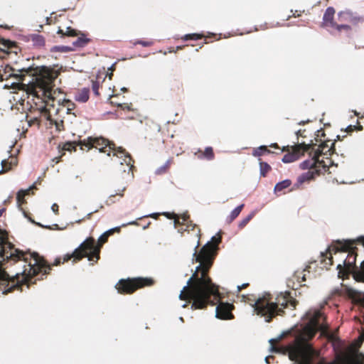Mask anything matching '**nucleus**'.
I'll return each instance as SVG.
<instances>
[{
  "mask_svg": "<svg viewBox=\"0 0 364 364\" xmlns=\"http://www.w3.org/2000/svg\"><path fill=\"white\" fill-rule=\"evenodd\" d=\"M252 306L257 314L264 316L266 322H271L277 316H284V309L291 306L295 309L298 301L291 296L289 291L280 293L277 296L274 301L270 294H265L262 297L254 300Z\"/></svg>",
  "mask_w": 364,
  "mask_h": 364,
  "instance_id": "39448f33",
  "label": "nucleus"
},
{
  "mask_svg": "<svg viewBox=\"0 0 364 364\" xmlns=\"http://www.w3.org/2000/svg\"><path fill=\"white\" fill-rule=\"evenodd\" d=\"M162 215L166 216L168 219H173L176 228L177 227L178 224H180V218L177 214L174 213L164 212L162 213Z\"/></svg>",
  "mask_w": 364,
  "mask_h": 364,
  "instance_id": "72a5a7b5",
  "label": "nucleus"
},
{
  "mask_svg": "<svg viewBox=\"0 0 364 364\" xmlns=\"http://www.w3.org/2000/svg\"><path fill=\"white\" fill-rule=\"evenodd\" d=\"M355 130H358V131H361L363 130V126L360 124V123L358 122H357V125H349L347 128H346V132L348 133H350Z\"/></svg>",
  "mask_w": 364,
  "mask_h": 364,
  "instance_id": "58836bf2",
  "label": "nucleus"
},
{
  "mask_svg": "<svg viewBox=\"0 0 364 364\" xmlns=\"http://www.w3.org/2000/svg\"><path fill=\"white\" fill-rule=\"evenodd\" d=\"M0 50L7 54L14 53L16 55L21 51V48L16 42L0 36Z\"/></svg>",
  "mask_w": 364,
  "mask_h": 364,
  "instance_id": "2eb2a0df",
  "label": "nucleus"
},
{
  "mask_svg": "<svg viewBox=\"0 0 364 364\" xmlns=\"http://www.w3.org/2000/svg\"><path fill=\"white\" fill-rule=\"evenodd\" d=\"M125 191V188H123L119 192L116 193L115 194H112L109 196L107 200H106V204L109 205L114 203H115V198L117 196L119 198H122L124 196V191Z\"/></svg>",
  "mask_w": 364,
  "mask_h": 364,
  "instance_id": "2f4dec72",
  "label": "nucleus"
},
{
  "mask_svg": "<svg viewBox=\"0 0 364 364\" xmlns=\"http://www.w3.org/2000/svg\"><path fill=\"white\" fill-rule=\"evenodd\" d=\"M128 225H139V224L137 223V221L129 222L128 223Z\"/></svg>",
  "mask_w": 364,
  "mask_h": 364,
  "instance_id": "864d4df0",
  "label": "nucleus"
},
{
  "mask_svg": "<svg viewBox=\"0 0 364 364\" xmlns=\"http://www.w3.org/2000/svg\"><path fill=\"white\" fill-rule=\"evenodd\" d=\"M0 28H3L7 30H11L13 28V26H10L8 25H0Z\"/></svg>",
  "mask_w": 364,
  "mask_h": 364,
  "instance_id": "3c124183",
  "label": "nucleus"
},
{
  "mask_svg": "<svg viewBox=\"0 0 364 364\" xmlns=\"http://www.w3.org/2000/svg\"><path fill=\"white\" fill-rule=\"evenodd\" d=\"M301 279H302V282L306 281V277H305V274H304V275L302 276Z\"/></svg>",
  "mask_w": 364,
  "mask_h": 364,
  "instance_id": "680f3d73",
  "label": "nucleus"
},
{
  "mask_svg": "<svg viewBox=\"0 0 364 364\" xmlns=\"http://www.w3.org/2000/svg\"><path fill=\"white\" fill-rule=\"evenodd\" d=\"M188 306V304L186 303V304H184L182 307L183 308H186L187 306Z\"/></svg>",
  "mask_w": 364,
  "mask_h": 364,
  "instance_id": "e2e57ef3",
  "label": "nucleus"
},
{
  "mask_svg": "<svg viewBox=\"0 0 364 364\" xmlns=\"http://www.w3.org/2000/svg\"><path fill=\"white\" fill-rule=\"evenodd\" d=\"M220 232L203 246L199 251L195 248L193 262H198L196 270L179 294V299L191 302V309H204L208 305L214 306L220 300L218 286L214 284L209 276L218 245L221 242Z\"/></svg>",
  "mask_w": 364,
  "mask_h": 364,
  "instance_id": "f03ea898",
  "label": "nucleus"
},
{
  "mask_svg": "<svg viewBox=\"0 0 364 364\" xmlns=\"http://www.w3.org/2000/svg\"><path fill=\"white\" fill-rule=\"evenodd\" d=\"M111 104H115V105H117V107H122L121 104L115 103L114 101H111Z\"/></svg>",
  "mask_w": 364,
  "mask_h": 364,
  "instance_id": "4d7b16f0",
  "label": "nucleus"
},
{
  "mask_svg": "<svg viewBox=\"0 0 364 364\" xmlns=\"http://www.w3.org/2000/svg\"><path fill=\"white\" fill-rule=\"evenodd\" d=\"M26 38L27 41L31 42V45L35 48H40L45 46V38L41 35L33 33L28 35Z\"/></svg>",
  "mask_w": 364,
  "mask_h": 364,
  "instance_id": "a211bd4d",
  "label": "nucleus"
},
{
  "mask_svg": "<svg viewBox=\"0 0 364 364\" xmlns=\"http://www.w3.org/2000/svg\"><path fill=\"white\" fill-rule=\"evenodd\" d=\"M357 277H360V279H364V261L361 263L360 269L356 273Z\"/></svg>",
  "mask_w": 364,
  "mask_h": 364,
  "instance_id": "37998d69",
  "label": "nucleus"
},
{
  "mask_svg": "<svg viewBox=\"0 0 364 364\" xmlns=\"http://www.w3.org/2000/svg\"><path fill=\"white\" fill-rule=\"evenodd\" d=\"M274 359V356L272 355H269V356H267L265 358V361L267 364H269L271 362H270V360H273Z\"/></svg>",
  "mask_w": 364,
  "mask_h": 364,
  "instance_id": "8fccbe9b",
  "label": "nucleus"
},
{
  "mask_svg": "<svg viewBox=\"0 0 364 364\" xmlns=\"http://www.w3.org/2000/svg\"><path fill=\"white\" fill-rule=\"evenodd\" d=\"M177 227H178V232L182 235L184 233V232H190L189 228H191L193 233L198 238V244L196 247V249H198L199 247V240L200 237V229L196 224H193V222H191L190 224L180 223V224H178Z\"/></svg>",
  "mask_w": 364,
  "mask_h": 364,
  "instance_id": "dca6fc26",
  "label": "nucleus"
},
{
  "mask_svg": "<svg viewBox=\"0 0 364 364\" xmlns=\"http://www.w3.org/2000/svg\"><path fill=\"white\" fill-rule=\"evenodd\" d=\"M21 74H12L16 78L23 81L25 74L31 73L35 77L34 81L29 83L26 88L28 95L27 104L29 105L26 113V121L30 127L36 124L41 126L42 118L47 121L53 122L49 107L54 105V97L52 96V91L54 86V81L58 77L60 72L54 68L46 66L37 68L33 70L31 68L21 69L19 70Z\"/></svg>",
  "mask_w": 364,
  "mask_h": 364,
  "instance_id": "7ed1b4c3",
  "label": "nucleus"
},
{
  "mask_svg": "<svg viewBox=\"0 0 364 364\" xmlns=\"http://www.w3.org/2000/svg\"><path fill=\"white\" fill-rule=\"evenodd\" d=\"M322 257H325L322 259L323 262H325L326 264L328 265L333 264V257L331 252L330 251L326 252L325 254H322Z\"/></svg>",
  "mask_w": 364,
  "mask_h": 364,
  "instance_id": "c9c22d12",
  "label": "nucleus"
},
{
  "mask_svg": "<svg viewBox=\"0 0 364 364\" xmlns=\"http://www.w3.org/2000/svg\"><path fill=\"white\" fill-rule=\"evenodd\" d=\"M79 141H68L63 144L61 146L60 145L58 146V149H60L59 151L61 153L60 156L58 157H55L53 159V161H54L55 164H58L60 161L61 157L65 154V151H76V146H80Z\"/></svg>",
  "mask_w": 364,
  "mask_h": 364,
  "instance_id": "f3484780",
  "label": "nucleus"
},
{
  "mask_svg": "<svg viewBox=\"0 0 364 364\" xmlns=\"http://www.w3.org/2000/svg\"><path fill=\"white\" fill-rule=\"evenodd\" d=\"M189 230H190V232H193V231L191 230V228H189Z\"/></svg>",
  "mask_w": 364,
  "mask_h": 364,
  "instance_id": "774afa93",
  "label": "nucleus"
},
{
  "mask_svg": "<svg viewBox=\"0 0 364 364\" xmlns=\"http://www.w3.org/2000/svg\"><path fill=\"white\" fill-rule=\"evenodd\" d=\"M90 90L88 88H83L77 92L75 96V100L79 102H86L89 100Z\"/></svg>",
  "mask_w": 364,
  "mask_h": 364,
  "instance_id": "b1692460",
  "label": "nucleus"
},
{
  "mask_svg": "<svg viewBox=\"0 0 364 364\" xmlns=\"http://www.w3.org/2000/svg\"><path fill=\"white\" fill-rule=\"evenodd\" d=\"M354 113H355V116H358L359 115V114L356 111H355Z\"/></svg>",
  "mask_w": 364,
  "mask_h": 364,
  "instance_id": "0e129e2a",
  "label": "nucleus"
},
{
  "mask_svg": "<svg viewBox=\"0 0 364 364\" xmlns=\"http://www.w3.org/2000/svg\"><path fill=\"white\" fill-rule=\"evenodd\" d=\"M244 207V204H241L239 206L236 207L228 216L227 222L228 223H231L241 213L242 208Z\"/></svg>",
  "mask_w": 364,
  "mask_h": 364,
  "instance_id": "bb28decb",
  "label": "nucleus"
},
{
  "mask_svg": "<svg viewBox=\"0 0 364 364\" xmlns=\"http://www.w3.org/2000/svg\"><path fill=\"white\" fill-rule=\"evenodd\" d=\"M61 258H56L49 264L37 252L23 251L15 247L9 240L6 230L0 229V290L8 294L21 287L36 283V280L43 279V276L50 274L52 267L64 263Z\"/></svg>",
  "mask_w": 364,
  "mask_h": 364,
  "instance_id": "f257e3e1",
  "label": "nucleus"
},
{
  "mask_svg": "<svg viewBox=\"0 0 364 364\" xmlns=\"http://www.w3.org/2000/svg\"><path fill=\"white\" fill-rule=\"evenodd\" d=\"M291 13H292V16L296 18V17H299L301 16V11H299L297 10L293 11L292 10L291 11Z\"/></svg>",
  "mask_w": 364,
  "mask_h": 364,
  "instance_id": "de8ad7c7",
  "label": "nucleus"
},
{
  "mask_svg": "<svg viewBox=\"0 0 364 364\" xmlns=\"http://www.w3.org/2000/svg\"><path fill=\"white\" fill-rule=\"evenodd\" d=\"M259 168H260V175L263 177H265L267 174L271 171V166L267 163L261 161V159H259Z\"/></svg>",
  "mask_w": 364,
  "mask_h": 364,
  "instance_id": "7c9ffc66",
  "label": "nucleus"
},
{
  "mask_svg": "<svg viewBox=\"0 0 364 364\" xmlns=\"http://www.w3.org/2000/svg\"><path fill=\"white\" fill-rule=\"evenodd\" d=\"M323 317L325 319L321 311L317 310L314 312L309 323L304 328L303 335L296 339L294 345L288 347L289 356L291 360L297 361L313 354L314 348L308 343V341L311 340L318 331L323 333L327 331L328 326L326 324L320 323V320Z\"/></svg>",
  "mask_w": 364,
  "mask_h": 364,
  "instance_id": "20e7f679",
  "label": "nucleus"
},
{
  "mask_svg": "<svg viewBox=\"0 0 364 364\" xmlns=\"http://www.w3.org/2000/svg\"><path fill=\"white\" fill-rule=\"evenodd\" d=\"M18 160L16 157L11 156L9 159H4L1 161V169L0 170V174L7 172L11 169L13 166H16Z\"/></svg>",
  "mask_w": 364,
  "mask_h": 364,
  "instance_id": "412c9836",
  "label": "nucleus"
},
{
  "mask_svg": "<svg viewBox=\"0 0 364 364\" xmlns=\"http://www.w3.org/2000/svg\"><path fill=\"white\" fill-rule=\"evenodd\" d=\"M173 164V158L168 159L166 163L158 168L156 171V173L158 175H161L167 173L171 167V166Z\"/></svg>",
  "mask_w": 364,
  "mask_h": 364,
  "instance_id": "a878e982",
  "label": "nucleus"
},
{
  "mask_svg": "<svg viewBox=\"0 0 364 364\" xmlns=\"http://www.w3.org/2000/svg\"><path fill=\"white\" fill-rule=\"evenodd\" d=\"M271 148H274L279 150V153L287 152L282 161L285 163H291L298 160L304 153H308L311 156L314 152V156L320 159L321 156H326L328 159V156L334 152L335 142L331 140H323L320 144H306L304 141L297 143L293 146H286L280 148L277 143H273L269 146Z\"/></svg>",
  "mask_w": 364,
  "mask_h": 364,
  "instance_id": "423d86ee",
  "label": "nucleus"
},
{
  "mask_svg": "<svg viewBox=\"0 0 364 364\" xmlns=\"http://www.w3.org/2000/svg\"><path fill=\"white\" fill-rule=\"evenodd\" d=\"M112 74L111 73L110 75H109V78L110 79L112 78Z\"/></svg>",
  "mask_w": 364,
  "mask_h": 364,
  "instance_id": "338daca9",
  "label": "nucleus"
},
{
  "mask_svg": "<svg viewBox=\"0 0 364 364\" xmlns=\"http://www.w3.org/2000/svg\"><path fill=\"white\" fill-rule=\"evenodd\" d=\"M5 210H6L5 208L0 209V216L3 214V213L5 212Z\"/></svg>",
  "mask_w": 364,
  "mask_h": 364,
  "instance_id": "13d9d810",
  "label": "nucleus"
},
{
  "mask_svg": "<svg viewBox=\"0 0 364 364\" xmlns=\"http://www.w3.org/2000/svg\"><path fill=\"white\" fill-rule=\"evenodd\" d=\"M31 189V188L27 190H20L17 193L16 200L18 205H22L26 203L25 196L29 194Z\"/></svg>",
  "mask_w": 364,
  "mask_h": 364,
  "instance_id": "cd10ccee",
  "label": "nucleus"
},
{
  "mask_svg": "<svg viewBox=\"0 0 364 364\" xmlns=\"http://www.w3.org/2000/svg\"><path fill=\"white\" fill-rule=\"evenodd\" d=\"M90 40L87 38L85 35L81 34L80 36H78L76 41L73 43V44L76 47H84L90 42Z\"/></svg>",
  "mask_w": 364,
  "mask_h": 364,
  "instance_id": "c85d7f7f",
  "label": "nucleus"
},
{
  "mask_svg": "<svg viewBox=\"0 0 364 364\" xmlns=\"http://www.w3.org/2000/svg\"><path fill=\"white\" fill-rule=\"evenodd\" d=\"M122 91L124 92H127V89L126 87H122Z\"/></svg>",
  "mask_w": 364,
  "mask_h": 364,
  "instance_id": "052dcab7",
  "label": "nucleus"
},
{
  "mask_svg": "<svg viewBox=\"0 0 364 364\" xmlns=\"http://www.w3.org/2000/svg\"><path fill=\"white\" fill-rule=\"evenodd\" d=\"M63 106L67 107L68 113L75 108V104L70 100H65Z\"/></svg>",
  "mask_w": 364,
  "mask_h": 364,
  "instance_id": "79ce46f5",
  "label": "nucleus"
},
{
  "mask_svg": "<svg viewBox=\"0 0 364 364\" xmlns=\"http://www.w3.org/2000/svg\"><path fill=\"white\" fill-rule=\"evenodd\" d=\"M305 132V130H299L296 132V135H297V137H299V136H304L303 134L304 132Z\"/></svg>",
  "mask_w": 364,
  "mask_h": 364,
  "instance_id": "603ef678",
  "label": "nucleus"
},
{
  "mask_svg": "<svg viewBox=\"0 0 364 364\" xmlns=\"http://www.w3.org/2000/svg\"><path fill=\"white\" fill-rule=\"evenodd\" d=\"M336 13V10L333 7L329 6L328 7L323 16V27H331L338 33H341L344 31L346 33H350L352 28L350 25L343 24V23H337L334 21V15Z\"/></svg>",
  "mask_w": 364,
  "mask_h": 364,
  "instance_id": "9b49d317",
  "label": "nucleus"
},
{
  "mask_svg": "<svg viewBox=\"0 0 364 364\" xmlns=\"http://www.w3.org/2000/svg\"><path fill=\"white\" fill-rule=\"evenodd\" d=\"M274 153L268 149L267 146H260L255 149L252 151V155L255 157H260L267 154Z\"/></svg>",
  "mask_w": 364,
  "mask_h": 364,
  "instance_id": "393cba45",
  "label": "nucleus"
},
{
  "mask_svg": "<svg viewBox=\"0 0 364 364\" xmlns=\"http://www.w3.org/2000/svg\"><path fill=\"white\" fill-rule=\"evenodd\" d=\"M249 285V283H245L241 286H237V291L240 292L242 289L247 288Z\"/></svg>",
  "mask_w": 364,
  "mask_h": 364,
  "instance_id": "49530a36",
  "label": "nucleus"
},
{
  "mask_svg": "<svg viewBox=\"0 0 364 364\" xmlns=\"http://www.w3.org/2000/svg\"><path fill=\"white\" fill-rule=\"evenodd\" d=\"M170 90L173 95H180L183 92V82L181 80H174L170 85Z\"/></svg>",
  "mask_w": 364,
  "mask_h": 364,
  "instance_id": "5701e85b",
  "label": "nucleus"
},
{
  "mask_svg": "<svg viewBox=\"0 0 364 364\" xmlns=\"http://www.w3.org/2000/svg\"><path fill=\"white\" fill-rule=\"evenodd\" d=\"M357 242H360L364 246V237H360L357 240H347L343 242L338 241L335 253L337 252H348V254L343 261V264H339L337 266L339 274L347 275L354 268L357 257V248L354 246Z\"/></svg>",
  "mask_w": 364,
  "mask_h": 364,
  "instance_id": "1a4fd4ad",
  "label": "nucleus"
},
{
  "mask_svg": "<svg viewBox=\"0 0 364 364\" xmlns=\"http://www.w3.org/2000/svg\"><path fill=\"white\" fill-rule=\"evenodd\" d=\"M291 183V181L289 179H286L277 183L274 188V193L277 195L285 193V189L289 188Z\"/></svg>",
  "mask_w": 364,
  "mask_h": 364,
  "instance_id": "4be33fe9",
  "label": "nucleus"
},
{
  "mask_svg": "<svg viewBox=\"0 0 364 364\" xmlns=\"http://www.w3.org/2000/svg\"><path fill=\"white\" fill-rule=\"evenodd\" d=\"M159 213H153V214H151L149 215H146V216H144V218H148V217H151V218H153L154 219H157L159 216Z\"/></svg>",
  "mask_w": 364,
  "mask_h": 364,
  "instance_id": "09e8293b",
  "label": "nucleus"
},
{
  "mask_svg": "<svg viewBox=\"0 0 364 364\" xmlns=\"http://www.w3.org/2000/svg\"><path fill=\"white\" fill-rule=\"evenodd\" d=\"M117 97V95H112V96H111V97H110V99H112V98H113V97Z\"/></svg>",
  "mask_w": 364,
  "mask_h": 364,
  "instance_id": "69168bd1",
  "label": "nucleus"
},
{
  "mask_svg": "<svg viewBox=\"0 0 364 364\" xmlns=\"http://www.w3.org/2000/svg\"><path fill=\"white\" fill-rule=\"evenodd\" d=\"M309 156V159L305 160L300 164L299 166L301 169H309L308 171H315L316 176L327 171L328 166L325 164L323 159L315 156L314 152H312L311 156Z\"/></svg>",
  "mask_w": 364,
  "mask_h": 364,
  "instance_id": "f8f14e48",
  "label": "nucleus"
},
{
  "mask_svg": "<svg viewBox=\"0 0 364 364\" xmlns=\"http://www.w3.org/2000/svg\"><path fill=\"white\" fill-rule=\"evenodd\" d=\"M186 46H177L176 47V52L179 50H182L183 49V48L185 47Z\"/></svg>",
  "mask_w": 364,
  "mask_h": 364,
  "instance_id": "6e6d98bb",
  "label": "nucleus"
},
{
  "mask_svg": "<svg viewBox=\"0 0 364 364\" xmlns=\"http://www.w3.org/2000/svg\"><path fill=\"white\" fill-rule=\"evenodd\" d=\"M151 225V222L149 221L147 223H146V225H143V229L145 230L146 228H148L149 227V225Z\"/></svg>",
  "mask_w": 364,
  "mask_h": 364,
  "instance_id": "5fc2aeb1",
  "label": "nucleus"
},
{
  "mask_svg": "<svg viewBox=\"0 0 364 364\" xmlns=\"http://www.w3.org/2000/svg\"><path fill=\"white\" fill-rule=\"evenodd\" d=\"M338 21L341 23L357 26L364 22V17L350 10L346 9L338 13Z\"/></svg>",
  "mask_w": 364,
  "mask_h": 364,
  "instance_id": "ddd939ff",
  "label": "nucleus"
},
{
  "mask_svg": "<svg viewBox=\"0 0 364 364\" xmlns=\"http://www.w3.org/2000/svg\"><path fill=\"white\" fill-rule=\"evenodd\" d=\"M278 342V341L277 339H270L269 340V343L271 344V348H270V351L271 352H273V353H280L281 352V349L277 346V343Z\"/></svg>",
  "mask_w": 364,
  "mask_h": 364,
  "instance_id": "4c0bfd02",
  "label": "nucleus"
},
{
  "mask_svg": "<svg viewBox=\"0 0 364 364\" xmlns=\"http://www.w3.org/2000/svg\"><path fill=\"white\" fill-rule=\"evenodd\" d=\"M179 218L182 220L181 223L190 224V223L192 222L189 220V215L188 214H183L181 217H179Z\"/></svg>",
  "mask_w": 364,
  "mask_h": 364,
  "instance_id": "c03bdc74",
  "label": "nucleus"
},
{
  "mask_svg": "<svg viewBox=\"0 0 364 364\" xmlns=\"http://www.w3.org/2000/svg\"><path fill=\"white\" fill-rule=\"evenodd\" d=\"M153 41H144V40H139L135 42H134V45H141L144 47H150L154 45Z\"/></svg>",
  "mask_w": 364,
  "mask_h": 364,
  "instance_id": "ea45409f",
  "label": "nucleus"
},
{
  "mask_svg": "<svg viewBox=\"0 0 364 364\" xmlns=\"http://www.w3.org/2000/svg\"><path fill=\"white\" fill-rule=\"evenodd\" d=\"M154 283V280L150 277H129L119 279L115 285V289L120 294H132L136 290L151 287Z\"/></svg>",
  "mask_w": 364,
  "mask_h": 364,
  "instance_id": "9d476101",
  "label": "nucleus"
},
{
  "mask_svg": "<svg viewBox=\"0 0 364 364\" xmlns=\"http://www.w3.org/2000/svg\"><path fill=\"white\" fill-rule=\"evenodd\" d=\"M92 214V213H88V214L87 215L86 218H87V219H90V218H91Z\"/></svg>",
  "mask_w": 364,
  "mask_h": 364,
  "instance_id": "bf43d9fd",
  "label": "nucleus"
},
{
  "mask_svg": "<svg viewBox=\"0 0 364 364\" xmlns=\"http://www.w3.org/2000/svg\"><path fill=\"white\" fill-rule=\"evenodd\" d=\"M99 88H100V82L98 81H92V91L94 92V94L96 95V96H99L100 95V92H99Z\"/></svg>",
  "mask_w": 364,
  "mask_h": 364,
  "instance_id": "a19ab883",
  "label": "nucleus"
},
{
  "mask_svg": "<svg viewBox=\"0 0 364 364\" xmlns=\"http://www.w3.org/2000/svg\"><path fill=\"white\" fill-rule=\"evenodd\" d=\"M78 144L82 150L85 148L87 150L95 148L98 149L100 152L107 154V156H110L111 153H113L114 156L119 158H124L123 162H121V164L125 163L129 167V170L134 168V161L131 155L122 147L116 148L114 143L109 141L103 137L90 136L86 139L80 140Z\"/></svg>",
  "mask_w": 364,
  "mask_h": 364,
  "instance_id": "6e6552de",
  "label": "nucleus"
},
{
  "mask_svg": "<svg viewBox=\"0 0 364 364\" xmlns=\"http://www.w3.org/2000/svg\"><path fill=\"white\" fill-rule=\"evenodd\" d=\"M253 216L254 213H252L250 215H248L246 218L242 219L238 225L239 228L242 229L243 228H245L247 225V224L252 220Z\"/></svg>",
  "mask_w": 364,
  "mask_h": 364,
  "instance_id": "e433bc0d",
  "label": "nucleus"
},
{
  "mask_svg": "<svg viewBox=\"0 0 364 364\" xmlns=\"http://www.w3.org/2000/svg\"><path fill=\"white\" fill-rule=\"evenodd\" d=\"M234 306L229 303L220 302L216 307V317L220 319L228 320L234 318L232 310Z\"/></svg>",
  "mask_w": 364,
  "mask_h": 364,
  "instance_id": "4468645a",
  "label": "nucleus"
},
{
  "mask_svg": "<svg viewBox=\"0 0 364 364\" xmlns=\"http://www.w3.org/2000/svg\"><path fill=\"white\" fill-rule=\"evenodd\" d=\"M50 124L52 125L53 124L55 125V129L58 132H61L65 129L64 122L63 119H53L52 123H51V122H50Z\"/></svg>",
  "mask_w": 364,
  "mask_h": 364,
  "instance_id": "f704fd0d",
  "label": "nucleus"
},
{
  "mask_svg": "<svg viewBox=\"0 0 364 364\" xmlns=\"http://www.w3.org/2000/svg\"><path fill=\"white\" fill-rule=\"evenodd\" d=\"M120 231V227L109 229L98 238L97 242L93 237H87L73 253L66 254L64 261H69L73 258V262H77L84 257H87L89 261L95 263L97 262L100 258V251L103 245L107 242L109 237L115 232L119 233Z\"/></svg>",
  "mask_w": 364,
  "mask_h": 364,
  "instance_id": "0eeeda50",
  "label": "nucleus"
},
{
  "mask_svg": "<svg viewBox=\"0 0 364 364\" xmlns=\"http://www.w3.org/2000/svg\"><path fill=\"white\" fill-rule=\"evenodd\" d=\"M205 38V36L203 34H200V33H190V34H186L185 36H183L181 39L183 40V41H189V40H192V41H197V40H199V39H202Z\"/></svg>",
  "mask_w": 364,
  "mask_h": 364,
  "instance_id": "473e14b6",
  "label": "nucleus"
},
{
  "mask_svg": "<svg viewBox=\"0 0 364 364\" xmlns=\"http://www.w3.org/2000/svg\"><path fill=\"white\" fill-rule=\"evenodd\" d=\"M195 155L199 159L213 160L215 158V154L211 146L206 147L204 151L198 150Z\"/></svg>",
  "mask_w": 364,
  "mask_h": 364,
  "instance_id": "aec40b11",
  "label": "nucleus"
},
{
  "mask_svg": "<svg viewBox=\"0 0 364 364\" xmlns=\"http://www.w3.org/2000/svg\"><path fill=\"white\" fill-rule=\"evenodd\" d=\"M316 173L315 171H307L298 176L296 183L294 186L293 189H298L305 182L309 181L314 178Z\"/></svg>",
  "mask_w": 364,
  "mask_h": 364,
  "instance_id": "6ab92c4d",
  "label": "nucleus"
},
{
  "mask_svg": "<svg viewBox=\"0 0 364 364\" xmlns=\"http://www.w3.org/2000/svg\"><path fill=\"white\" fill-rule=\"evenodd\" d=\"M58 33L62 35V36H78L77 31L71 27H67L65 31H64L63 29L59 28L58 31Z\"/></svg>",
  "mask_w": 364,
  "mask_h": 364,
  "instance_id": "c756f323",
  "label": "nucleus"
},
{
  "mask_svg": "<svg viewBox=\"0 0 364 364\" xmlns=\"http://www.w3.org/2000/svg\"><path fill=\"white\" fill-rule=\"evenodd\" d=\"M51 209L55 213V215L59 214V206L58 204H56V203L53 204Z\"/></svg>",
  "mask_w": 364,
  "mask_h": 364,
  "instance_id": "a18cd8bd",
  "label": "nucleus"
}]
</instances>
